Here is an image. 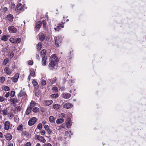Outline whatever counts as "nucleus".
Returning a JSON list of instances; mask_svg holds the SVG:
<instances>
[{"label": "nucleus", "instance_id": "nucleus-1", "mask_svg": "<svg viewBox=\"0 0 146 146\" xmlns=\"http://www.w3.org/2000/svg\"><path fill=\"white\" fill-rule=\"evenodd\" d=\"M24 9L23 7V5L21 3H19L17 4L15 11L16 12L19 13L21 11H23Z\"/></svg>", "mask_w": 146, "mask_h": 146}, {"label": "nucleus", "instance_id": "nucleus-2", "mask_svg": "<svg viewBox=\"0 0 146 146\" xmlns=\"http://www.w3.org/2000/svg\"><path fill=\"white\" fill-rule=\"evenodd\" d=\"M35 138L36 140H38L39 141L42 143H44L46 141V139L44 137L39 135H35Z\"/></svg>", "mask_w": 146, "mask_h": 146}, {"label": "nucleus", "instance_id": "nucleus-3", "mask_svg": "<svg viewBox=\"0 0 146 146\" xmlns=\"http://www.w3.org/2000/svg\"><path fill=\"white\" fill-rule=\"evenodd\" d=\"M55 43L57 46L58 47L61 43V37L58 36L55 38Z\"/></svg>", "mask_w": 146, "mask_h": 146}, {"label": "nucleus", "instance_id": "nucleus-4", "mask_svg": "<svg viewBox=\"0 0 146 146\" xmlns=\"http://www.w3.org/2000/svg\"><path fill=\"white\" fill-rule=\"evenodd\" d=\"M49 69L53 70L55 69L56 67V63L54 61H51L48 66Z\"/></svg>", "mask_w": 146, "mask_h": 146}, {"label": "nucleus", "instance_id": "nucleus-5", "mask_svg": "<svg viewBox=\"0 0 146 146\" xmlns=\"http://www.w3.org/2000/svg\"><path fill=\"white\" fill-rule=\"evenodd\" d=\"M36 118L35 117L31 118L29 120L28 124L29 126H32L35 124L36 121Z\"/></svg>", "mask_w": 146, "mask_h": 146}, {"label": "nucleus", "instance_id": "nucleus-6", "mask_svg": "<svg viewBox=\"0 0 146 146\" xmlns=\"http://www.w3.org/2000/svg\"><path fill=\"white\" fill-rule=\"evenodd\" d=\"M6 20L9 21L10 23H12L13 21L14 17L11 14H9L5 17Z\"/></svg>", "mask_w": 146, "mask_h": 146}, {"label": "nucleus", "instance_id": "nucleus-7", "mask_svg": "<svg viewBox=\"0 0 146 146\" xmlns=\"http://www.w3.org/2000/svg\"><path fill=\"white\" fill-rule=\"evenodd\" d=\"M62 106L63 108L68 109H70L72 107V105L71 104L68 102L66 103H63Z\"/></svg>", "mask_w": 146, "mask_h": 146}, {"label": "nucleus", "instance_id": "nucleus-8", "mask_svg": "<svg viewBox=\"0 0 146 146\" xmlns=\"http://www.w3.org/2000/svg\"><path fill=\"white\" fill-rule=\"evenodd\" d=\"M8 30L9 32L11 33H15L17 31V29L13 26L9 27Z\"/></svg>", "mask_w": 146, "mask_h": 146}, {"label": "nucleus", "instance_id": "nucleus-9", "mask_svg": "<svg viewBox=\"0 0 146 146\" xmlns=\"http://www.w3.org/2000/svg\"><path fill=\"white\" fill-rule=\"evenodd\" d=\"M51 61H53L55 62L58 61V57L56 54H54L52 55L50 57Z\"/></svg>", "mask_w": 146, "mask_h": 146}, {"label": "nucleus", "instance_id": "nucleus-10", "mask_svg": "<svg viewBox=\"0 0 146 146\" xmlns=\"http://www.w3.org/2000/svg\"><path fill=\"white\" fill-rule=\"evenodd\" d=\"M61 96L64 99H68L70 97L71 95L68 93H64L62 94Z\"/></svg>", "mask_w": 146, "mask_h": 146}, {"label": "nucleus", "instance_id": "nucleus-11", "mask_svg": "<svg viewBox=\"0 0 146 146\" xmlns=\"http://www.w3.org/2000/svg\"><path fill=\"white\" fill-rule=\"evenodd\" d=\"M10 122L8 121H6L4 123V129L8 130L9 128Z\"/></svg>", "mask_w": 146, "mask_h": 146}, {"label": "nucleus", "instance_id": "nucleus-12", "mask_svg": "<svg viewBox=\"0 0 146 146\" xmlns=\"http://www.w3.org/2000/svg\"><path fill=\"white\" fill-rule=\"evenodd\" d=\"M66 123L67 127L68 128H70L72 125L71 120V119L69 118H68L66 121Z\"/></svg>", "mask_w": 146, "mask_h": 146}, {"label": "nucleus", "instance_id": "nucleus-13", "mask_svg": "<svg viewBox=\"0 0 146 146\" xmlns=\"http://www.w3.org/2000/svg\"><path fill=\"white\" fill-rule=\"evenodd\" d=\"M45 37V35L42 33H41L38 35V38L40 40L43 41L44 40Z\"/></svg>", "mask_w": 146, "mask_h": 146}, {"label": "nucleus", "instance_id": "nucleus-14", "mask_svg": "<svg viewBox=\"0 0 146 146\" xmlns=\"http://www.w3.org/2000/svg\"><path fill=\"white\" fill-rule=\"evenodd\" d=\"M5 137L7 140L10 141L12 139V135L10 133H8L5 135Z\"/></svg>", "mask_w": 146, "mask_h": 146}, {"label": "nucleus", "instance_id": "nucleus-15", "mask_svg": "<svg viewBox=\"0 0 146 146\" xmlns=\"http://www.w3.org/2000/svg\"><path fill=\"white\" fill-rule=\"evenodd\" d=\"M19 76V74L18 73L16 74L14 76V77L12 78V80L14 82H16L18 80Z\"/></svg>", "mask_w": 146, "mask_h": 146}, {"label": "nucleus", "instance_id": "nucleus-16", "mask_svg": "<svg viewBox=\"0 0 146 146\" xmlns=\"http://www.w3.org/2000/svg\"><path fill=\"white\" fill-rule=\"evenodd\" d=\"M44 128L47 131L48 134H50L52 132L51 129L49 128V126L47 125H45L44 126Z\"/></svg>", "mask_w": 146, "mask_h": 146}, {"label": "nucleus", "instance_id": "nucleus-17", "mask_svg": "<svg viewBox=\"0 0 146 146\" xmlns=\"http://www.w3.org/2000/svg\"><path fill=\"white\" fill-rule=\"evenodd\" d=\"M4 71L6 74L8 75L10 74L11 73V72L10 69L8 67H6L5 68Z\"/></svg>", "mask_w": 146, "mask_h": 146}, {"label": "nucleus", "instance_id": "nucleus-18", "mask_svg": "<svg viewBox=\"0 0 146 146\" xmlns=\"http://www.w3.org/2000/svg\"><path fill=\"white\" fill-rule=\"evenodd\" d=\"M60 107V105L57 104H54L52 106L53 108L56 110H58L59 109Z\"/></svg>", "mask_w": 146, "mask_h": 146}, {"label": "nucleus", "instance_id": "nucleus-19", "mask_svg": "<svg viewBox=\"0 0 146 146\" xmlns=\"http://www.w3.org/2000/svg\"><path fill=\"white\" fill-rule=\"evenodd\" d=\"M26 95L25 92L23 90H21L18 94L19 97H21Z\"/></svg>", "mask_w": 146, "mask_h": 146}, {"label": "nucleus", "instance_id": "nucleus-20", "mask_svg": "<svg viewBox=\"0 0 146 146\" xmlns=\"http://www.w3.org/2000/svg\"><path fill=\"white\" fill-rule=\"evenodd\" d=\"M53 102V101L49 100L45 101V104L46 106H48L52 104Z\"/></svg>", "mask_w": 146, "mask_h": 146}, {"label": "nucleus", "instance_id": "nucleus-21", "mask_svg": "<svg viewBox=\"0 0 146 146\" xmlns=\"http://www.w3.org/2000/svg\"><path fill=\"white\" fill-rule=\"evenodd\" d=\"M42 25V23L40 21H38L36 23V28L37 30L40 28Z\"/></svg>", "mask_w": 146, "mask_h": 146}, {"label": "nucleus", "instance_id": "nucleus-22", "mask_svg": "<svg viewBox=\"0 0 146 146\" xmlns=\"http://www.w3.org/2000/svg\"><path fill=\"white\" fill-rule=\"evenodd\" d=\"M9 36L7 35H3L1 38V40L4 41H6L7 40L8 38L9 37Z\"/></svg>", "mask_w": 146, "mask_h": 146}, {"label": "nucleus", "instance_id": "nucleus-23", "mask_svg": "<svg viewBox=\"0 0 146 146\" xmlns=\"http://www.w3.org/2000/svg\"><path fill=\"white\" fill-rule=\"evenodd\" d=\"M49 120L50 123H55V119L54 117L52 116H50L49 118Z\"/></svg>", "mask_w": 146, "mask_h": 146}, {"label": "nucleus", "instance_id": "nucleus-24", "mask_svg": "<svg viewBox=\"0 0 146 146\" xmlns=\"http://www.w3.org/2000/svg\"><path fill=\"white\" fill-rule=\"evenodd\" d=\"M36 104V103L35 101L32 100L30 103V106L28 107L32 109L35 106Z\"/></svg>", "mask_w": 146, "mask_h": 146}, {"label": "nucleus", "instance_id": "nucleus-25", "mask_svg": "<svg viewBox=\"0 0 146 146\" xmlns=\"http://www.w3.org/2000/svg\"><path fill=\"white\" fill-rule=\"evenodd\" d=\"M46 54V50L45 49L42 50L40 52L41 56L43 58V57H45V55Z\"/></svg>", "mask_w": 146, "mask_h": 146}, {"label": "nucleus", "instance_id": "nucleus-26", "mask_svg": "<svg viewBox=\"0 0 146 146\" xmlns=\"http://www.w3.org/2000/svg\"><path fill=\"white\" fill-rule=\"evenodd\" d=\"M46 57H43L42 58V65L45 66L46 65Z\"/></svg>", "mask_w": 146, "mask_h": 146}, {"label": "nucleus", "instance_id": "nucleus-27", "mask_svg": "<svg viewBox=\"0 0 146 146\" xmlns=\"http://www.w3.org/2000/svg\"><path fill=\"white\" fill-rule=\"evenodd\" d=\"M64 121V119L62 118L58 119L56 120V123L57 124L62 123H63Z\"/></svg>", "mask_w": 146, "mask_h": 146}, {"label": "nucleus", "instance_id": "nucleus-28", "mask_svg": "<svg viewBox=\"0 0 146 146\" xmlns=\"http://www.w3.org/2000/svg\"><path fill=\"white\" fill-rule=\"evenodd\" d=\"M42 46V43L39 42L38 43L37 46V49L39 50H41Z\"/></svg>", "mask_w": 146, "mask_h": 146}, {"label": "nucleus", "instance_id": "nucleus-29", "mask_svg": "<svg viewBox=\"0 0 146 146\" xmlns=\"http://www.w3.org/2000/svg\"><path fill=\"white\" fill-rule=\"evenodd\" d=\"M32 83L34 87L36 88H38V86L37 82L35 80H33V81Z\"/></svg>", "mask_w": 146, "mask_h": 146}, {"label": "nucleus", "instance_id": "nucleus-30", "mask_svg": "<svg viewBox=\"0 0 146 146\" xmlns=\"http://www.w3.org/2000/svg\"><path fill=\"white\" fill-rule=\"evenodd\" d=\"M32 109L29 107H28L26 111V114L27 115H28L30 114L31 112V110Z\"/></svg>", "mask_w": 146, "mask_h": 146}, {"label": "nucleus", "instance_id": "nucleus-31", "mask_svg": "<svg viewBox=\"0 0 146 146\" xmlns=\"http://www.w3.org/2000/svg\"><path fill=\"white\" fill-rule=\"evenodd\" d=\"M23 125L21 124L18 126L17 128V130L18 131H22L23 130Z\"/></svg>", "mask_w": 146, "mask_h": 146}, {"label": "nucleus", "instance_id": "nucleus-32", "mask_svg": "<svg viewBox=\"0 0 146 146\" xmlns=\"http://www.w3.org/2000/svg\"><path fill=\"white\" fill-rule=\"evenodd\" d=\"M9 60L8 58L5 59L3 62V64L4 65H6L9 62Z\"/></svg>", "mask_w": 146, "mask_h": 146}, {"label": "nucleus", "instance_id": "nucleus-33", "mask_svg": "<svg viewBox=\"0 0 146 146\" xmlns=\"http://www.w3.org/2000/svg\"><path fill=\"white\" fill-rule=\"evenodd\" d=\"M21 39L20 38H17L15 39V43L18 44L20 42Z\"/></svg>", "mask_w": 146, "mask_h": 146}, {"label": "nucleus", "instance_id": "nucleus-34", "mask_svg": "<svg viewBox=\"0 0 146 146\" xmlns=\"http://www.w3.org/2000/svg\"><path fill=\"white\" fill-rule=\"evenodd\" d=\"M39 111V109L37 107H35L33 108V111L34 113L38 112Z\"/></svg>", "mask_w": 146, "mask_h": 146}, {"label": "nucleus", "instance_id": "nucleus-35", "mask_svg": "<svg viewBox=\"0 0 146 146\" xmlns=\"http://www.w3.org/2000/svg\"><path fill=\"white\" fill-rule=\"evenodd\" d=\"M35 75V73L33 70H30V75L32 76H34Z\"/></svg>", "mask_w": 146, "mask_h": 146}, {"label": "nucleus", "instance_id": "nucleus-36", "mask_svg": "<svg viewBox=\"0 0 146 146\" xmlns=\"http://www.w3.org/2000/svg\"><path fill=\"white\" fill-rule=\"evenodd\" d=\"M59 96V95L58 94H52L50 95V96L53 98H58Z\"/></svg>", "mask_w": 146, "mask_h": 146}, {"label": "nucleus", "instance_id": "nucleus-37", "mask_svg": "<svg viewBox=\"0 0 146 146\" xmlns=\"http://www.w3.org/2000/svg\"><path fill=\"white\" fill-rule=\"evenodd\" d=\"M56 77L53 78V80H52V81H50V84H52L55 83L56 81Z\"/></svg>", "mask_w": 146, "mask_h": 146}, {"label": "nucleus", "instance_id": "nucleus-38", "mask_svg": "<svg viewBox=\"0 0 146 146\" xmlns=\"http://www.w3.org/2000/svg\"><path fill=\"white\" fill-rule=\"evenodd\" d=\"M10 102L13 103H15L18 102V100L16 98H13L10 99Z\"/></svg>", "mask_w": 146, "mask_h": 146}, {"label": "nucleus", "instance_id": "nucleus-39", "mask_svg": "<svg viewBox=\"0 0 146 146\" xmlns=\"http://www.w3.org/2000/svg\"><path fill=\"white\" fill-rule=\"evenodd\" d=\"M3 89L5 91H8L10 90V88L7 86H4L3 87Z\"/></svg>", "mask_w": 146, "mask_h": 146}, {"label": "nucleus", "instance_id": "nucleus-40", "mask_svg": "<svg viewBox=\"0 0 146 146\" xmlns=\"http://www.w3.org/2000/svg\"><path fill=\"white\" fill-rule=\"evenodd\" d=\"M2 111V112L3 113V115H7V111L6 110H3Z\"/></svg>", "mask_w": 146, "mask_h": 146}, {"label": "nucleus", "instance_id": "nucleus-41", "mask_svg": "<svg viewBox=\"0 0 146 146\" xmlns=\"http://www.w3.org/2000/svg\"><path fill=\"white\" fill-rule=\"evenodd\" d=\"M37 128L40 130H41L42 127V124L41 123H39L37 125Z\"/></svg>", "mask_w": 146, "mask_h": 146}, {"label": "nucleus", "instance_id": "nucleus-42", "mask_svg": "<svg viewBox=\"0 0 146 146\" xmlns=\"http://www.w3.org/2000/svg\"><path fill=\"white\" fill-rule=\"evenodd\" d=\"M9 40L12 43H15V39L13 38H10Z\"/></svg>", "mask_w": 146, "mask_h": 146}, {"label": "nucleus", "instance_id": "nucleus-43", "mask_svg": "<svg viewBox=\"0 0 146 146\" xmlns=\"http://www.w3.org/2000/svg\"><path fill=\"white\" fill-rule=\"evenodd\" d=\"M5 78L3 76H2L0 77V82L1 83L4 82L5 80Z\"/></svg>", "mask_w": 146, "mask_h": 146}, {"label": "nucleus", "instance_id": "nucleus-44", "mask_svg": "<svg viewBox=\"0 0 146 146\" xmlns=\"http://www.w3.org/2000/svg\"><path fill=\"white\" fill-rule=\"evenodd\" d=\"M15 92L14 91H12L11 92V93L10 94V96L12 97H13L15 95Z\"/></svg>", "mask_w": 146, "mask_h": 146}, {"label": "nucleus", "instance_id": "nucleus-45", "mask_svg": "<svg viewBox=\"0 0 146 146\" xmlns=\"http://www.w3.org/2000/svg\"><path fill=\"white\" fill-rule=\"evenodd\" d=\"M65 135H69V136L70 137V134L71 133V132L70 131H66L65 133Z\"/></svg>", "mask_w": 146, "mask_h": 146}, {"label": "nucleus", "instance_id": "nucleus-46", "mask_svg": "<svg viewBox=\"0 0 146 146\" xmlns=\"http://www.w3.org/2000/svg\"><path fill=\"white\" fill-rule=\"evenodd\" d=\"M43 27L44 28H46V21L43 20L42 21Z\"/></svg>", "mask_w": 146, "mask_h": 146}, {"label": "nucleus", "instance_id": "nucleus-47", "mask_svg": "<svg viewBox=\"0 0 146 146\" xmlns=\"http://www.w3.org/2000/svg\"><path fill=\"white\" fill-rule=\"evenodd\" d=\"M54 29L55 30V31H58L60 29V28H59V25H58L56 27L54 28Z\"/></svg>", "mask_w": 146, "mask_h": 146}, {"label": "nucleus", "instance_id": "nucleus-48", "mask_svg": "<svg viewBox=\"0 0 146 146\" xmlns=\"http://www.w3.org/2000/svg\"><path fill=\"white\" fill-rule=\"evenodd\" d=\"M46 83V81L44 80H42L41 84L42 85H45Z\"/></svg>", "mask_w": 146, "mask_h": 146}, {"label": "nucleus", "instance_id": "nucleus-49", "mask_svg": "<svg viewBox=\"0 0 146 146\" xmlns=\"http://www.w3.org/2000/svg\"><path fill=\"white\" fill-rule=\"evenodd\" d=\"M52 90L55 92H58V88L56 87H53Z\"/></svg>", "mask_w": 146, "mask_h": 146}, {"label": "nucleus", "instance_id": "nucleus-50", "mask_svg": "<svg viewBox=\"0 0 146 146\" xmlns=\"http://www.w3.org/2000/svg\"><path fill=\"white\" fill-rule=\"evenodd\" d=\"M14 56V53L11 52H10L9 53V56L11 58H12Z\"/></svg>", "mask_w": 146, "mask_h": 146}, {"label": "nucleus", "instance_id": "nucleus-51", "mask_svg": "<svg viewBox=\"0 0 146 146\" xmlns=\"http://www.w3.org/2000/svg\"><path fill=\"white\" fill-rule=\"evenodd\" d=\"M41 134L42 135H44L45 134V131L44 130H42L40 132Z\"/></svg>", "mask_w": 146, "mask_h": 146}, {"label": "nucleus", "instance_id": "nucleus-52", "mask_svg": "<svg viewBox=\"0 0 146 146\" xmlns=\"http://www.w3.org/2000/svg\"><path fill=\"white\" fill-rule=\"evenodd\" d=\"M42 146H52V145L50 143H46L43 144Z\"/></svg>", "mask_w": 146, "mask_h": 146}, {"label": "nucleus", "instance_id": "nucleus-53", "mask_svg": "<svg viewBox=\"0 0 146 146\" xmlns=\"http://www.w3.org/2000/svg\"><path fill=\"white\" fill-rule=\"evenodd\" d=\"M5 100V98L2 96H0V102H3Z\"/></svg>", "mask_w": 146, "mask_h": 146}, {"label": "nucleus", "instance_id": "nucleus-54", "mask_svg": "<svg viewBox=\"0 0 146 146\" xmlns=\"http://www.w3.org/2000/svg\"><path fill=\"white\" fill-rule=\"evenodd\" d=\"M9 115L10 119H11L13 117V114L12 113H9Z\"/></svg>", "mask_w": 146, "mask_h": 146}, {"label": "nucleus", "instance_id": "nucleus-55", "mask_svg": "<svg viewBox=\"0 0 146 146\" xmlns=\"http://www.w3.org/2000/svg\"><path fill=\"white\" fill-rule=\"evenodd\" d=\"M31 144L30 142L27 143L25 145V146H31Z\"/></svg>", "mask_w": 146, "mask_h": 146}, {"label": "nucleus", "instance_id": "nucleus-56", "mask_svg": "<svg viewBox=\"0 0 146 146\" xmlns=\"http://www.w3.org/2000/svg\"><path fill=\"white\" fill-rule=\"evenodd\" d=\"M28 63L30 65H32L33 64V62L31 60H29L28 61Z\"/></svg>", "mask_w": 146, "mask_h": 146}, {"label": "nucleus", "instance_id": "nucleus-57", "mask_svg": "<svg viewBox=\"0 0 146 146\" xmlns=\"http://www.w3.org/2000/svg\"><path fill=\"white\" fill-rule=\"evenodd\" d=\"M59 117H63L64 116V113H61L59 115Z\"/></svg>", "mask_w": 146, "mask_h": 146}, {"label": "nucleus", "instance_id": "nucleus-58", "mask_svg": "<svg viewBox=\"0 0 146 146\" xmlns=\"http://www.w3.org/2000/svg\"><path fill=\"white\" fill-rule=\"evenodd\" d=\"M63 23H61V24L58 25H59V28H60L61 27L62 28H63L64 27V25H63Z\"/></svg>", "mask_w": 146, "mask_h": 146}, {"label": "nucleus", "instance_id": "nucleus-59", "mask_svg": "<svg viewBox=\"0 0 146 146\" xmlns=\"http://www.w3.org/2000/svg\"><path fill=\"white\" fill-rule=\"evenodd\" d=\"M3 10L4 12H6L8 10V9L7 7H4L3 8Z\"/></svg>", "mask_w": 146, "mask_h": 146}, {"label": "nucleus", "instance_id": "nucleus-60", "mask_svg": "<svg viewBox=\"0 0 146 146\" xmlns=\"http://www.w3.org/2000/svg\"><path fill=\"white\" fill-rule=\"evenodd\" d=\"M65 126H66L65 124L63 123L61 125V126H60V127L61 128H65Z\"/></svg>", "mask_w": 146, "mask_h": 146}, {"label": "nucleus", "instance_id": "nucleus-61", "mask_svg": "<svg viewBox=\"0 0 146 146\" xmlns=\"http://www.w3.org/2000/svg\"><path fill=\"white\" fill-rule=\"evenodd\" d=\"M9 92L7 93L5 95V96L6 98H8L9 95Z\"/></svg>", "mask_w": 146, "mask_h": 146}, {"label": "nucleus", "instance_id": "nucleus-62", "mask_svg": "<svg viewBox=\"0 0 146 146\" xmlns=\"http://www.w3.org/2000/svg\"><path fill=\"white\" fill-rule=\"evenodd\" d=\"M7 146H13V144L12 143H8Z\"/></svg>", "mask_w": 146, "mask_h": 146}, {"label": "nucleus", "instance_id": "nucleus-63", "mask_svg": "<svg viewBox=\"0 0 146 146\" xmlns=\"http://www.w3.org/2000/svg\"><path fill=\"white\" fill-rule=\"evenodd\" d=\"M15 4L13 3L11 4V8L12 9H14L15 8Z\"/></svg>", "mask_w": 146, "mask_h": 146}, {"label": "nucleus", "instance_id": "nucleus-64", "mask_svg": "<svg viewBox=\"0 0 146 146\" xmlns=\"http://www.w3.org/2000/svg\"><path fill=\"white\" fill-rule=\"evenodd\" d=\"M3 137V133L1 132H0V137L1 138Z\"/></svg>", "mask_w": 146, "mask_h": 146}]
</instances>
